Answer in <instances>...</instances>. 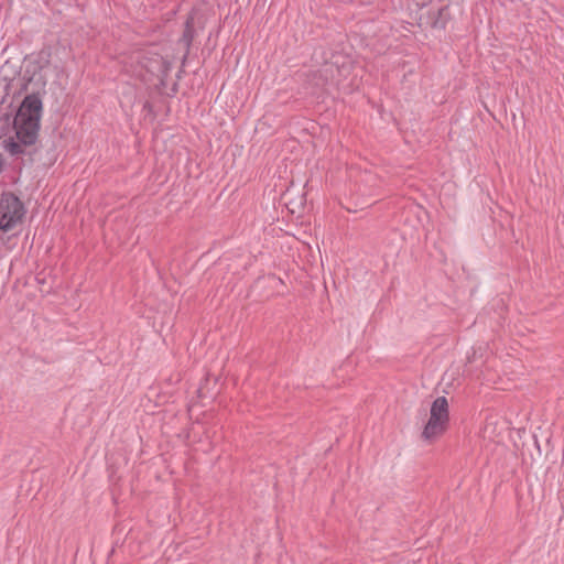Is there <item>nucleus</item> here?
Listing matches in <instances>:
<instances>
[{
	"instance_id": "obj_5",
	"label": "nucleus",
	"mask_w": 564,
	"mask_h": 564,
	"mask_svg": "<svg viewBox=\"0 0 564 564\" xmlns=\"http://www.w3.org/2000/svg\"><path fill=\"white\" fill-rule=\"evenodd\" d=\"M193 39H194V18H193V15H189L185 22L184 33L180 40V44L183 45L185 54L188 53V50H189ZM185 57H186V55H184V58Z\"/></svg>"
},
{
	"instance_id": "obj_6",
	"label": "nucleus",
	"mask_w": 564,
	"mask_h": 564,
	"mask_svg": "<svg viewBox=\"0 0 564 564\" xmlns=\"http://www.w3.org/2000/svg\"><path fill=\"white\" fill-rule=\"evenodd\" d=\"M326 73H328L329 70H332V66L330 65H327L324 69Z\"/></svg>"
},
{
	"instance_id": "obj_3",
	"label": "nucleus",
	"mask_w": 564,
	"mask_h": 564,
	"mask_svg": "<svg viewBox=\"0 0 564 564\" xmlns=\"http://www.w3.org/2000/svg\"><path fill=\"white\" fill-rule=\"evenodd\" d=\"M449 426V404L446 397H437L430 406L429 417L423 426L421 438L432 444L441 438Z\"/></svg>"
},
{
	"instance_id": "obj_2",
	"label": "nucleus",
	"mask_w": 564,
	"mask_h": 564,
	"mask_svg": "<svg viewBox=\"0 0 564 564\" xmlns=\"http://www.w3.org/2000/svg\"><path fill=\"white\" fill-rule=\"evenodd\" d=\"M137 75L149 85L164 90L167 87L171 61L156 52H148L138 61Z\"/></svg>"
},
{
	"instance_id": "obj_7",
	"label": "nucleus",
	"mask_w": 564,
	"mask_h": 564,
	"mask_svg": "<svg viewBox=\"0 0 564 564\" xmlns=\"http://www.w3.org/2000/svg\"><path fill=\"white\" fill-rule=\"evenodd\" d=\"M171 91L172 93H175V84H173L172 88H171Z\"/></svg>"
},
{
	"instance_id": "obj_4",
	"label": "nucleus",
	"mask_w": 564,
	"mask_h": 564,
	"mask_svg": "<svg viewBox=\"0 0 564 564\" xmlns=\"http://www.w3.org/2000/svg\"><path fill=\"white\" fill-rule=\"evenodd\" d=\"M25 215L23 203L11 192L0 195V229L9 231L22 223Z\"/></svg>"
},
{
	"instance_id": "obj_1",
	"label": "nucleus",
	"mask_w": 564,
	"mask_h": 564,
	"mask_svg": "<svg viewBox=\"0 0 564 564\" xmlns=\"http://www.w3.org/2000/svg\"><path fill=\"white\" fill-rule=\"evenodd\" d=\"M42 100L37 95H28L20 105L13 119V135L3 139V148L11 155L25 153V148L33 145L39 137L42 117Z\"/></svg>"
}]
</instances>
